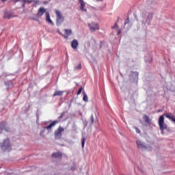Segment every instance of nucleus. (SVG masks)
<instances>
[{"mask_svg": "<svg viewBox=\"0 0 175 175\" xmlns=\"http://www.w3.org/2000/svg\"><path fill=\"white\" fill-rule=\"evenodd\" d=\"M78 46H79V42L77 41V40H73L71 42V46L72 49H74V50H75V49H77Z\"/></svg>", "mask_w": 175, "mask_h": 175, "instance_id": "13", "label": "nucleus"}, {"mask_svg": "<svg viewBox=\"0 0 175 175\" xmlns=\"http://www.w3.org/2000/svg\"><path fill=\"white\" fill-rule=\"evenodd\" d=\"M162 116H163V117H166L167 118H169V120H173V118L174 117V116H173V114H172V113H164L163 115H162Z\"/></svg>", "mask_w": 175, "mask_h": 175, "instance_id": "18", "label": "nucleus"}, {"mask_svg": "<svg viewBox=\"0 0 175 175\" xmlns=\"http://www.w3.org/2000/svg\"><path fill=\"white\" fill-rule=\"evenodd\" d=\"M79 2L81 3V10H82V12H85L86 13L87 9L84 8H85V3L84 2V1L79 0Z\"/></svg>", "mask_w": 175, "mask_h": 175, "instance_id": "11", "label": "nucleus"}, {"mask_svg": "<svg viewBox=\"0 0 175 175\" xmlns=\"http://www.w3.org/2000/svg\"><path fill=\"white\" fill-rule=\"evenodd\" d=\"M136 144H137V148H139V150H142V151H152V147H151L150 145H146V143H144L140 140H137Z\"/></svg>", "mask_w": 175, "mask_h": 175, "instance_id": "1", "label": "nucleus"}, {"mask_svg": "<svg viewBox=\"0 0 175 175\" xmlns=\"http://www.w3.org/2000/svg\"><path fill=\"white\" fill-rule=\"evenodd\" d=\"M26 2H30V3L34 2V3H36V4L39 3V1H29L28 0H25L24 3H26Z\"/></svg>", "mask_w": 175, "mask_h": 175, "instance_id": "22", "label": "nucleus"}, {"mask_svg": "<svg viewBox=\"0 0 175 175\" xmlns=\"http://www.w3.org/2000/svg\"><path fill=\"white\" fill-rule=\"evenodd\" d=\"M90 121H91L90 125H92V124L95 122V117H94V115L91 116Z\"/></svg>", "mask_w": 175, "mask_h": 175, "instance_id": "21", "label": "nucleus"}, {"mask_svg": "<svg viewBox=\"0 0 175 175\" xmlns=\"http://www.w3.org/2000/svg\"><path fill=\"white\" fill-rule=\"evenodd\" d=\"M64 31H65L66 35H64V37L65 38V39H67V38H69V36L72 35V30L66 29Z\"/></svg>", "mask_w": 175, "mask_h": 175, "instance_id": "16", "label": "nucleus"}, {"mask_svg": "<svg viewBox=\"0 0 175 175\" xmlns=\"http://www.w3.org/2000/svg\"><path fill=\"white\" fill-rule=\"evenodd\" d=\"M120 33H121V31H118V35H120Z\"/></svg>", "mask_w": 175, "mask_h": 175, "instance_id": "31", "label": "nucleus"}, {"mask_svg": "<svg viewBox=\"0 0 175 175\" xmlns=\"http://www.w3.org/2000/svg\"><path fill=\"white\" fill-rule=\"evenodd\" d=\"M143 118L146 122L150 124V118L148 116L144 115Z\"/></svg>", "mask_w": 175, "mask_h": 175, "instance_id": "20", "label": "nucleus"}, {"mask_svg": "<svg viewBox=\"0 0 175 175\" xmlns=\"http://www.w3.org/2000/svg\"><path fill=\"white\" fill-rule=\"evenodd\" d=\"M88 27H89L90 31H92V32H95V31H98V29H99L98 23H89Z\"/></svg>", "mask_w": 175, "mask_h": 175, "instance_id": "7", "label": "nucleus"}, {"mask_svg": "<svg viewBox=\"0 0 175 175\" xmlns=\"http://www.w3.org/2000/svg\"><path fill=\"white\" fill-rule=\"evenodd\" d=\"M116 28H118V25H117V23H116L115 25L112 27V29H116Z\"/></svg>", "mask_w": 175, "mask_h": 175, "instance_id": "29", "label": "nucleus"}, {"mask_svg": "<svg viewBox=\"0 0 175 175\" xmlns=\"http://www.w3.org/2000/svg\"><path fill=\"white\" fill-rule=\"evenodd\" d=\"M134 129H135L137 133H140V129H139V128H137V127H134Z\"/></svg>", "mask_w": 175, "mask_h": 175, "instance_id": "27", "label": "nucleus"}, {"mask_svg": "<svg viewBox=\"0 0 175 175\" xmlns=\"http://www.w3.org/2000/svg\"><path fill=\"white\" fill-rule=\"evenodd\" d=\"M58 122H59V120H55L51 124L44 127V129H47V131H49V132H50L51 131V128H53V126H55V125H57V124H58Z\"/></svg>", "mask_w": 175, "mask_h": 175, "instance_id": "8", "label": "nucleus"}, {"mask_svg": "<svg viewBox=\"0 0 175 175\" xmlns=\"http://www.w3.org/2000/svg\"><path fill=\"white\" fill-rule=\"evenodd\" d=\"M52 158H55V159H61L62 158V153H61V152H54L52 154Z\"/></svg>", "mask_w": 175, "mask_h": 175, "instance_id": "10", "label": "nucleus"}, {"mask_svg": "<svg viewBox=\"0 0 175 175\" xmlns=\"http://www.w3.org/2000/svg\"><path fill=\"white\" fill-rule=\"evenodd\" d=\"M44 13H46V8H40L38 10V17H42V16H43V14H44Z\"/></svg>", "mask_w": 175, "mask_h": 175, "instance_id": "12", "label": "nucleus"}, {"mask_svg": "<svg viewBox=\"0 0 175 175\" xmlns=\"http://www.w3.org/2000/svg\"><path fill=\"white\" fill-rule=\"evenodd\" d=\"M64 116H65V112L62 113L61 116L59 117V120H61L62 118H63Z\"/></svg>", "mask_w": 175, "mask_h": 175, "instance_id": "25", "label": "nucleus"}, {"mask_svg": "<svg viewBox=\"0 0 175 175\" xmlns=\"http://www.w3.org/2000/svg\"><path fill=\"white\" fill-rule=\"evenodd\" d=\"M65 131V129L63 127L59 126L56 131H55V138L56 139H61L62 136V132Z\"/></svg>", "mask_w": 175, "mask_h": 175, "instance_id": "6", "label": "nucleus"}, {"mask_svg": "<svg viewBox=\"0 0 175 175\" xmlns=\"http://www.w3.org/2000/svg\"><path fill=\"white\" fill-rule=\"evenodd\" d=\"M1 1H5V0H1Z\"/></svg>", "mask_w": 175, "mask_h": 175, "instance_id": "33", "label": "nucleus"}, {"mask_svg": "<svg viewBox=\"0 0 175 175\" xmlns=\"http://www.w3.org/2000/svg\"><path fill=\"white\" fill-rule=\"evenodd\" d=\"M55 15H56V25L57 27H61L62 23L64 21L65 18H64V15H62V12L59 11V10H55Z\"/></svg>", "mask_w": 175, "mask_h": 175, "instance_id": "2", "label": "nucleus"}, {"mask_svg": "<svg viewBox=\"0 0 175 175\" xmlns=\"http://www.w3.org/2000/svg\"><path fill=\"white\" fill-rule=\"evenodd\" d=\"M159 126L161 131L167 129V124H165V117L163 116H161L159 118Z\"/></svg>", "mask_w": 175, "mask_h": 175, "instance_id": "5", "label": "nucleus"}, {"mask_svg": "<svg viewBox=\"0 0 175 175\" xmlns=\"http://www.w3.org/2000/svg\"><path fill=\"white\" fill-rule=\"evenodd\" d=\"M126 24H129V18H127L124 22V25H126Z\"/></svg>", "mask_w": 175, "mask_h": 175, "instance_id": "26", "label": "nucleus"}, {"mask_svg": "<svg viewBox=\"0 0 175 175\" xmlns=\"http://www.w3.org/2000/svg\"><path fill=\"white\" fill-rule=\"evenodd\" d=\"M0 147L3 151H6L7 150H10L12 148V144H10V140L9 139H5L0 144Z\"/></svg>", "mask_w": 175, "mask_h": 175, "instance_id": "3", "label": "nucleus"}, {"mask_svg": "<svg viewBox=\"0 0 175 175\" xmlns=\"http://www.w3.org/2000/svg\"><path fill=\"white\" fill-rule=\"evenodd\" d=\"M43 132H44V130H43V131L41 132V133H43Z\"/></svg>", "mask_w": 175, "mask_h": 175, "instance_id": "32", "label": "nucleus"}, {"mask_svg": "<svg viewBox=\"0 0 175 175\" xmlns=\"http://www.w3.org/2000/svg\"><path fill=\"white\" fill-rule=\"evenodd\" d=\"M1 131H5L6 132L9 131L8 128H6V123L5 122L0 123V134L2 133Z\"/></svg>", "mask_w": 175, "mask_h": 175, "instance_id": "9", "label": "nucleus"}, {"mask_svg": "<svg viewBox=\"0 0 175 175\" xmlns=\"http://www.w3.org/2000/svg\"><path fill=\"white\" fill-rule=\"evenodd\" d=\"M83 91V88H81L78 92H77V95H80L81 94V92Z\"/></svg>", "mask_w": 175, "mask_h": 175, "instance_id": "24", "label": "nucleus"}, {"mask_svg": "<svg viewBox=\"0 0 175 175\" xmlns=\"http://www.w3.org/2000/svg\"><path fill=\"white\" fill-rule=\"evenodd\" d=\"M85 144V138L83 137V139H82V144H81L82 148H84V144Z\"/></svg>", "mask_w": 175, "mask_h": 175, "instance_id": "23", "label": "nucleus"}, {"mask_svg": "<svg viewBox=\"0 0 175 175\" xmlns=\"http://www.w3.org/2000/svg\"><path fill=\"white\" fill-rule=\"evenodd\" d=\"M13 18V15L10 14V12L5 11L4 12V18H6L7 20H10V18Z\"/></svg>", "mask_w": 175, "mask_h": 175, "instance_id": "15", "label": "nucleus"}, {"mask_svg": "<svg viewBox=\"0 0 175 175\" xmlns=\"http://www.w3.org/2000/svg\"><path fill=\"white\" fill-rule=\"evenodd\" d=\"M46 21L47 23H49V24H51V25H54V22L51 21V18H50V14L49 12H46Z\"/></svg>", "mask_w": 175, "mask_h": 175, "instance_id": "14", "label": "nucleus"}, {"mask_svg": "<svg viewBox=\"0 0 175 175\" xmlns=\"http://www.w3.org/2000/svg\"><path fill=\"white\" fill-rule=\"evenodd\" d=\"M141 17L142 18V23L144 25H146V23H148V25H150V24H151V20H152L153 14L152 13L148 14V18L146 19V13H142Z\"/></svg>", "mask_w": 175, "mask_h": 175, "instance_id": "4", "label": "nucleus"}, {"mask_svg": "<svg viewBox=\"0 0 175 175\" xmlns=\"http://www.w3.org/2000/svg\"><path fill=\"white\" fill-rule=\"evenodd\" d=\"M171 121H172L173 122L175 123V118H174V117L172 118V120H171Z\"/></svg>", "mask_w": 175, "mask_h": 175, "instance_id": "30", "label": "nucleus"}, {"mask_svg": "<svg viewBox=\"0 0 175 175\" xmlns=\"http://www.w3.org/2000/svg\"><path fill=\"white\" fill-rule=\"evenodd\" d=\"M64 94V91L58 90L55 91L53 94V96H62Z\"/></svg>", "mask_w": 175, "mask_h": 175, "instance_id": "17", "label": "nucleus"}, {"mask_svg": "<svg viewBox=\"0 0 175 175\" xmlns=\"http://www.w3.org/2000/svg\"><path fill=\"white\" fill-rule=\"evenodd\" d=\"M83 100L84 102H88V96L87 95V94H85V92H83Z\"/></svg>", "mask_w": 175, "mask_h": 175, "instance_id": "19", "label": "nucleus"}, {"mask_svg": "<svg viewBox=\"0 0 175 175\" xmlns=\"http://www.w3.org/2000/svg\"><path fill=\"white\" fill-rule=\"evenodd\" d=\"M75 69H81V64H79L77 67H75Z\"/></svg>", "mask_w": 175, "mask_h": 175, "instance_id": "28", "label": "nucleus"}]
</instances>
